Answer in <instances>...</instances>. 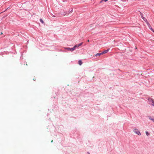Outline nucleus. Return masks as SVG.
Here are the masks:
<instances>
[{"mask_svg":"<svg viewBox=\"0 0 154 154\" xmlns=\"http://www.w3.org/2000/svg\"><path fill=\"white\" fill-rule=\"evenodd\" d=\"M148 100L149 104L154 106V100L152 98H148Z\"/></svg>","mask_w":154,"mask_h":154,"instance_id":"1","label":"nucleus"},{"mask_svg":"<svg viewBox=\"0 0 154 154\" xmlns=\"http://www.w3.org/2000/svg\"><path fill=\"white\" fill-rule=\"evenodd\" d=\"M133 131L136 134L139 135H141V133L140 131L137 129H135L133 130Z\"/></svg>","mask_w":154,"mask_h":154,"instance_id":"2","label":"nucleus"},{"mask_svg":"<svg viewBox=\"0 0 154 154\" xmlns=\"http://www.w3.org/2000/svg\"><path fill=\"white\" fill-rule=\"evenodd\" d=\"M65 49L67 50V51H73L74 50H75V49L73 47L72 48H65Z\"/></svg>","mask_w":154,"mask_h":154,"instance_id":"3","label":"nucleus"},{"mask_svg":"<svg viewBox=\"0 0 154 154\" xmlns=\"http://www.w3.org/2000/svg\"><path fill=\"white\" fill-rule=\"evenodd\" d=\"M109 51V49H107V50L104 51L102 53L103 54H104L107 53Z\"/></svg>","mask_w":154,"mask_h":154,"instance_id":"4","label":"nucleus"},{"mask_svg":"<svg viewBox=\"0 0 154 154\" xmlns=\"http://www.w3.org/2000/svg\"><path fill=\"white\" fill-rule=\"evenodd\" d=\"M102 53H97V54L95 55V56H96V57H97V56H100L102 54Z\"/></svg>","mask_w":154,"mask_h":154,"instance_id":"5","label":"nucleus"},{"mask_svg":"<svg viewBox=\"0 0 154 154\" xmlns=\"http://www.w3.org/2000/svg\"><path fill=\"white\" fill-rule=\"evenodd\" d=\"M142 18L146 22V23L147 22V20L144 17L142 16Z\"/></svg>","mask_w":154,"mask_h":154,"instance_id":"6","label":"nucleus"},{"mask_svg":"<svg viewBox=\"0 0 154 154\" xmlns=\"http://www.w3.org/2000/svg\"><path fill=\"white\" fill-rule=\"evenodd\" d=\"M78 63L80 65H82V60H79L78 61Z\"/></svg>","mask_w":154,"mask_h":154,"instance_id":"7","label":"nucleus"},{"mask_svg":"<svg viewBox=\"0 0 154 154\" xmlns=\"http://www.w3.org/2000/svg\"><path fill=\"white\" fill-rule=\"evenodd\" d=\"M149 119L152 120L153 122H154V119L152 118L151 117H149Z\"/></svg>","mask_w":154,"mask_h":154,"instance_id":"8","label":"nucleus"},{"mask_svg":"<svg viewBox=\"0 0 154 154\" xmlns=\"http://www.w3.org/2000/svg\"><path fill=\"white\" fill-rule=\"evenodd\" d=\"M146 134L147 136H148L149 135V133L147 131H146Z\"/></svg>","mask_w":154,"mask_h":154,"instance_id":"9","label":"nucleus"},{"mask_svg":"<svg viewBox=\"0 0 154 154\" xmlns=\"http://www.w3.org/2000/svg\"><path fill=\"white\" fill-rule=\"evenodd\" d=\"M79 46H78V45H75L74 47H73V48H74L75 49V48L76 47H79Z\"/></svg>","mask_w":154,"mask_h":154,"instance_id":"10","label":"nucleus"},{"mask_svg":"<svg viewBox=\"0 0 154 154\" xmlns=\"http://www.w3.org/2000/svg\"><path fill=\"white\" fill-rule=\"evenodd\" d=\"M40 21L42 23H44V21L42 19H40Z\"/></svg>","mask_w":154,"mask_h":154,"instance_id":"11","label":"nucleus"},{"mask_svg":"<svg viewBox=\"0 0 154 154\" xmlns=\"http://www.w3.org/2000/svg\"><path fill=\"white\" fill-rule=\"evenodd\" d=\"M146 23L147 24V25L148 26H150V24H149V23L148 22V21H147V22H146Z\"/></svg>","mask_w":154,"mask_h":154,"instance_id":"12","label":"nucleus"},{"mask_svg":"<svg viewBox=\"0 0 154 154\" xmlns=\"http://www.w3.org/2000/svg\"><path fill=\"white\" fill-rule=\"evenodd\" d=\"M108 1V0H101V1L100 2V3H101L103 1H104L105 2H106V1Z\"/></svg>","mask_w":154,"mask_h":154,"instance_id":"13","label":"nucleus"},{"mask_svg":"<svg viewBox=\"0 0 154 154\" xmlns=\"http://www.w3.org/2000/svg\"><path fill=\"white\" fill-rule=\"evenodd\" d=\"M82 44H83L82 42L81 43H80L78 45V46H79L81 45Z\"/></svg>","mask_w":154,"mask_h":154,"instance_id":"14","label":"nucleus"},{"mask_svg":"<svg viewBox=\"0 0 154 154\" xmlns=\"http://www.w3.org/2000/svg\"><path fill=\"white\" fill-rule=\"evenodd\" d=\"M72 11H73V9L72 8H71L70 9V10H69V13H70L71 12H72Z\"/></svg>","mask_w":154,"mask_h":154,"instance_id":"15","label":"nucleus"},{"mask_svg":"<svg viewBox=\"0 0 154 154\" xmlns=\"http://www.w3.org/2000/svg\"><path fill=\"white\" fill-rule=\"evenodd\" d=\"M140 14L141 16V17L142 16H143V14L142 13L140 12Z\"/></svg>","mask_w":154,"mask_h":154,"instance_id":"16","label":"nucleus"},{"mask_svg":"<svg viewBox=\"0 0 154 154\" xmlns=\"http://www.w3.org/2000/svg\"><path fill=\"white\" fill-rule=\"evenodd\" d=\"M150 29L153 32H154V30L152 29V28H150Z\"/></svg>","mask_w":154,"mask_h":154,"instance_id":"17","label":"nucleus"},{"mask_svg":"<svg viewBox=\"0 0 154 154\" xmlns=\"http://www.w3.org/2000/svg\"><path fill=\"white\" fill-rule=\"evenodd\" d=\"M150 29L153 32H154V30L152 29V28H150Z\"/></svg>","mask_w":154,"mask_h":154,"instance_id":"18","label":"nucleus"},{"mask_svg":"<svg viewBox=\"0 0 154 154\" xmlns=\"http://www.w3.org/2000/svg\"><path fill=\"white\" fill-rule=\"evenodd\" d=\"M148 27H149V29H150V28H152V27L151 26H148Z\"/></svg>","mask_w":154,"mask_h":154,"instance_id":"19","label":"nucleus"},{"mask_svg":"<svg viewBox=\"0 0 154 154\" xmlns=\"http://www.w3.org/2000/svg\"><path fill=\"white\" fill-rule=\"evenodd\" d=\"M87 153L88 154H90V153L89 152H87Z\"/></svg>","mask_w":154,"mask_h":154,"instance_id":"20","label":"nucleus"},{"mask_svg":"<svg viewBox=\"0 0 154 154\" xmlns=\"http://www.w3.org/2000/svg\"><path fill=\"white\" fill-rule=\"evenodd\" d=\"M53 142V140H51V142L52 143V142Z\"/></svg>","mask_w":154,"mask_h":154,"instance_id":"21","label":"nucleus"},{"mask_svg":"<svg viewBox=\"0 0 154 154\" xmlns=\"http://www.w3.org/2000/svg\"><path fill=\"white\" fill-rule=\"evenodd\" d=\"M88 42H89V40H88Z\"/></svg>","mask_w":154,"mask_h":154,"instance_id":"22","label":"nucleus"},{"mask_svg":"<svg viewBox=\"0 0 154 154\" xmlns=\"http://www.w3.org/2000/svg\"><path fill=\"white\" fill-rule=\"evenodd\" d=\"M2 34V32H1V34Z\"/></svg>","mask_w":154,"mask_h":154,"instance_id":"23","label":"nucleus"},{"mask_svg":"<svg viewBox=\"0 0 154 154\" xmlns=\"http://www.w3.org/2000/svg\"><path fill=\"white\" fill-rule=\"evenodd\" d=\"M26 65H27V63H26Z\"/></svg>","mask_w":154,"mask_h":154,"instance_id":"24","label":"nucleus"},{"mask_svg":"<svg viewBox=\"0 0 154 154\" xmlns=\"http://www.w3.org/2000/svg\"><path fill=\"white\" fill-rule=\"evenodd\" d=\"M35 80V79H33L34 80Z\"/></svg>","mask_w":154,"mask_h":154,"instance_id":"25","label":"nucleus"},{"mask_svg":"<svg viewBox=\"0 0 154 154\" xmlns=\"http://www.w3.org/2000/svg\"><path fill=\"white\" fill-rule=\"evenodd\" d=\"M35 80V79H33L34 80Z\"/></svg>","mask_w":154,"mask_h":154,"instance_id":"26","label":"nucleus"}]
</instances>
